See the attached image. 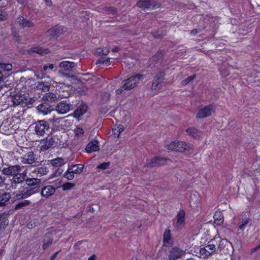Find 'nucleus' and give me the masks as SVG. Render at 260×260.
Masks as SVG:
<instances>
[{
  "label": "nucleus",
  "instance_id": "f257e3e1",
  "mask_svg": "<svg viewBox=\"0 0 260 260\" xmlns=\"http://www.w3.org/2000/svg\"><path fill=\"white\" fill-rule=\"evenodd\" d=\"M60 69L58 71V75L61 78H71L73 76L70 75L78 68L77 63L69 60H64L59 64Z\"/></svg>",
  "mask_w": 260,
  "mask_h": 260
},
{
  "label": "nucleus",
  "instance_id": "f03ea898",
  "mask_svg": "<svg viewBox=\"0 0 260 260\" xmlns=\"http://www.w3.org/2000/svg\"><path fill=\"white\" fill-rule=\"evenodd\" d=\"M143 79L142 75H133L122 81V86L116 90V93H121L124 90H129L137 86L138 82Z\"/></svg>",
  "mask_w": 260,
  "mask_h": 260
},
{
  "label": "nucleus",
  "instance_id": "7ed1b4c3",
  "mask_svg": "<svg viewBox=\"0 0 260 260\" xmlns=\"http://www.w3.org/2000/svg\"><path fill=\"white\" fill-rule=\"evenodd\" d=\"M12 102L14 105H21L24 107L31 105L35 100L24 94H15L12 97Z\"/></svg>",
  "mask_w": 260,
  "mask_h": 260
},
{
  "label": "nucleus",
  "instance_id": "20e7f679",
  "mask_svg": "<svg viewBox=\"0 0 260 260\" xmlns=\"http://www.w3.org/2000/svg\"><path fill=\"white\" fill-rule=\"evenodd\" d=\"M35 133L39 136H43L46 132L48 131L49 125L48 122L44 120H38L35 123Z\"/></svg>",
  "mask_w": 260,
  "mask_h": 260
},
{
  "label": "nucleus",
  "instance_id": "39448f33",
  "mask_svg": "<svg viewBox=\"0 0 260 260\" xmlns=\"http://www.w3.org/2000/svg\"><path fill=\"white\" fill-rule=\"evenodd\" d=\"M73 109L72 105L67 101L59 102L55 107L56 112L60 114H66Z\"/></svg>",
  "mask_w": 260,
  "mask_h": 260
},
{
  "label": "nucleus",
  "instance_id": "423d86ee",
  "mask_svg": "<svg viewBox=\"0 0 260 260\" xmlns=\"http://www.w3.org/2000/svg\"><path fill=\"white\" fill-rule=\"evenodd\" d=\"M215 107L213 105H209L200 109L197 113L196 117L198 119L205 118L210 116L214 112Z\"/></svg>",
  "mask_w": 260,
  "mask_h": 260
},
{
  "label": "nucleus",
  "instance_id": "0eeeda50",
  "mask_svg": "<svg viewBox=\"0 0 260 260\" xmlns=\"http://www.w3.org/2000/svg\"><path fill=\"white\" fill-rule=\"evenodd\" d=\"M185 253V250L180 247L176 246H173L170 250L169 259V260H176L182 257Z\"/></svg>",
  "mask_w": 260,
  "mask_h": 260
},
{
  "label": "nucleus",
  "instance_id": "6e6552de",
  "mask_svg": "<svg viewBox=\"0 0 260 260\" xmlns=\"http://www.w3.org/2000/svg\"><path fill=\"white\" fill-rule=\"evenodd\" d=\"M38 155L30 151L20 157L21 162L25 164H32L38 160Z\"/></svg>",
  "mask_w": 260,
  "mask_h": 260
},
{
  "label": "nucleus",
  "instance_id": "1a4fd4ad",
  "mask_svg": "<svg viewBox=\"0 0 260 260\" xmlns=\"http://www.w3.org/2000/svg\"><path fill=\"white\" fill-rule=\"evenodd\" d=\"M137 6L143 10L155 9L159 7L154 2L149 0H140L137 3Z\"/></svg>",
  "mask_w": 260,
  "mask_h": 260
},
{
  "label": "nucleus",
  "instance_id": "9d476101",
  "mask_svg": "<svg viewBox=\"0 0 260 260\" xmlns=\"http://www.w3.org/2000/svg\"><path fill=\"white\" fill-rule=\"evenodd\" d=\"M216 251V247L214 244H209L200 250L199 253L200 255L203 257L206 258Z\"/></svg>",
  "mask_w": 260,
  "mask_h": 260
},
{
  "label": "nucleus",
  "instance_id": "9b49d317",
  "mask_svg": "<svg viewBox=\"0 0 260 260\" xmlns=\"http://www.w3.org/2000/svg\"><path fill=\"white\" fill-rule=\"evenodd\" d=\"M167 160L164 158L154 157L147 160L145 166L147 167H156L164 165L166 164Z\"/></svg>",
  "mask_w": 260,
  "mask_h": 260
},
{
  "label": "nucleus",
  "instance_id": "f8f14e48",
  "mask_svg": "<svg viewBox=\"0 0 260 260\" xmlns=\"http://www.w3.org/2000/svg\"><path fill=\"white\" fill-rule=\"evenodd\" d=\"M21 168L19 165L10 166L8 167L4 168L3 172L7 175L15 176L21 172Z\"/></svg>",
  "mask_w": 260,
  "mask_h": 260
},
{
  "label": "nucleus",
  "instance_id": "ddd939ff",
  "mask_svg": "<svg viewBox=\"0 0 260 260\" xmlns=\"http://www.w3.org/2000/svg\"><path fill=\"white\" fill-rule=\"evenodd\" d=\"M36 192L35 190H33L32 189H29V188H25L22 190L19 191L15 194V198L17 200H20L23 199H26Z\"/></svg>",
  "mask_w": 260,
  "mask_h": 260
},
{
  "label": "nucleus",
  "instance_id": "4468645a",
  "mask_svg": "<svg viewBox=\"0 0 260 260\" xmlns=\"http://www.w3.org/2000/svg\"><path fill=\"white\" fill-rule=\"evenodd\" d=\"M69 95V94L67 93L66 95L59 94L57 96L55 93L49 92L43 95V99L49 102H54L57 101L59 98H67Z\"/></svg>",
  "mask_w": 260,
  "mask_h": 260
},
{
  "label": "nucleus",
  "instance_id": "2eb2a0df",
  "mask_svg": "<svg viewBox=\"0 0 260 260\" xmlns=\"http://www.w3.org/2000/svg\"><path fill=\"white\" fill-rule=\"evenodd\" d=\"M26 176V171H24L22 173H18V174L13 176L12 180V187L15 188V185L17 184L22 183L25 180Z\"/></svg>",
  "mask_w": 260,
  "mask_h": 260
},
{
  "label": "nucleus",
  "instance_id": "dca6fc26",
  "mask_svg": "<svg viewBox=\"0 0 260 260\" xmlns=\"http://www.w3.org/2000/svg\"><path fill=\"white\" fill-rule=\"evenodd\" d=\"M41 144L40 150L41 151H45L53 147L55 144V141L52 138L48 137L42 140Z\"/></svg>",
  "mask_w": 260,
  "mask_h": 260
},
{
  "label": "nucleus",
  "instance_id": "f3484780",
  "mask_svg": "<svg viewBox=\"0 0 260 260\" xmlns=\"http://www.w3.org/2000/svg\"><path fill=\"white\" fill-rule=\"evenodd\" d=\"M16 21L22 28L35 26V24L32 22L26 19L22 16H19L17 18Z\"/></svg>",
  "mask_w": 260,
  "mask_h": 260
},
{
  "label": "nucleus",
  "instance_id": "a211bd4d",
  "mask_svg": "<svg viewBox=\"0 0 260 260\" xmlns=\"http://www.w3.org/2000/svg\"><path fill=\"white\" fill-rule=\"evenodd\" d=\"M164 54V50H161L158 51L151 58L150 61L152 62V63H151L150 65L153 64L154 66L160 65L163 60Z\"/></svg>",
  "mask_w": 260,
  "mask_h": 260
},
{
  "label": "nucleus",
  "instance_id": "6ab92c4d",
  "mask_svg": "<svg viewBox=\"0 0 260 260\" xmlns=\"http://www.w3.org/2000/svg\"><path fill=\"white\" fill-rule=\"evenodd\" d=\"M27 51L29 54H31L33 53H36L41 55L47 54L49 52L48 49L44 48L39 46H34L29 49Z\"/></svg>",
  "mask_w": 260,
  "mask_h": 260
},
{
  "label": "nucleus",
  "instance_id": "aec40b11",
  "mask_svg": "<svg viewBox=\"0 0 260 260\" xmlns=\"http://www.w3.org/2000/svg\"><path fill=\"white\" fill-rule=\"evenodd\" d=\"M63 28V27L61 26H55L48 30L46 32V35L51 37L58 36L62 33Z\"/></svg>",
  "mask_w": 260,
  "mask_h": 260
},
{
  "label": "nucleus",
  "instance_id": "412c9836",
  "mask_svg": "<svg viewBox=\"0 0 260 260\" xmlns=\"http://www.w3.org/2000/svg\"><path fill=\"white\" fill-rule=\"evenodd\" d=\"M53 240V234L52 233H47L45 235L43 241L42 248L43 250L47 249L52 244Z\"/></svg>",
  "mask_w": 260,
  "mask_h": 260
},
{
  "label": "nucleus",
  "instance_id": "4be33fe9",
  "mask_svg": "<svg viewBox=\"0 0 260 260\" xmlns=\"http://www.w3.org/2000/svg\"><path fill=\"white\" fill-rule=\"evenodd\" d=\"M56 189L52 185H47L44 187L41 190V195L45 198H48L53 194L55 192Z\"/></svg>",
  "mask_w": 260,
  "mask_h": 260
},
{
  "label": "nucleus",
  "instance_id": "5701e85b",
  "mask_svg": "<svg viewBox=\"0 0 260 260\" xmlns=\"http://www.w3.org/2000/svg\"><path fill=\"white\" fill-rule=\"evenodd\" d=\"M100 149V146L98 141H92L90 142L85 148L86 151L87 153L97 151Z\"/></svg>",
  "mask_w": 260,
  "mask_h": 260
},
{
  "label": "nucleus",
  "instance_id": "b1692460",
  "mask_svg": "<svg viewBox=\"0 0 260 260\" xmlns=\"http://www.w3.org/2000/svg\"><path fill=\"white\" fill-rule=\"evenodd\" d=\"M177 151L183 152L188 151L192 147V145L183 141H177Z\"/></svg>",
  "mask_w": 260,
  "mask_h": 260
},
{
  "label": "nucleus",
  "instance_id": "393cba45",
  "mask_svg": "<svg viewBox=\"0 0 260 260\" xmlns=\"http://www.w3.org/2000/svg\"><path fill=\"white\" fill-rule=\"evenodd\" d=\"M185 212L183 210H180L177 215L176 226L178 228H182L184 224Z\"/></svg>",
  "mask_w": 260,
  "mask_h": 260
},
{
  "label": "nucleus",
  "instance_id": "a878e982",
  "mask_svg": "<svg viewBox=\"0 0 260 260\" xmlns=\"http://www.w3.org/2000/svg\"><path fill=\"white\" fill-rule=\"evenodd\" d=\"M87 109V106L85 104H81L74 111V116L76 118H79L86 113Z\"/></svg>",
  "mask_w": 260,
  "mask_h": 260
},
{
  "label": "nucleus",
  "instance_id": "bb28decb",
  "mask_svg": "<svg viewBox=\"0 0 260 260\" xmlns=\"http://www.w3.org/2000/svg\"><path fill=\"white\" fill-rule=\"evenodd\" d=\"M250 219L249 217L245 216L242 217L238 223V230L241 231H244L247 225L248 224Z\"/></svg>",
  "mask_w": 260,
  "mask_h": 260
},
{
  "label": "nucleus",
  "instance_id": "cd10ccee",
  "mask_svg": "<svg viewBox=\"0 0 260 260\" xmlns=\"http://www.w3.org/2000/svg\"><path fill=\"white\" fill-rule=\"evenodd\" d=\"M48 162L53 167H60L65 164L66 160L62 157H57L49 160Z\"/></svg>",
  "mask_w": 260,
  "mask_h": 260
},
{
  "label": "nucleus",
  "instance_id": "c85d7f7f",
  "mask_svg": "<svg viewBox=\"0 0 260 260\" xmlns=\"http://www.w3.org/2000/svg\"><path fill=\"white\" fill-rule=\"evenodd\" d=\"M7 215L4 214H0V234L6 229L9 224Z\"/></svg>",
  "mask_w": 260,
  "mask_h": 260
},
{
  "label": "nucleus",
  "instance_id": "c756f323",
  "mask_svg": "<svg viewBox=\"0 0 260 260\" xmlns=\"http://www.w3.org/2000/svg\"><path fill=\"white\" fill-rule=\"evenodd\" d=\"M165 73L164 72H160L159 73L157 74L154 79L152 83V87H157L159 84L162 82L164 80Z\"/></svg>",
  "mask_w": 260,
  "mask_h": 260
},
{
  "label": "nucleus",
  "instance_id": "7c9ffc66",
  "mask_svg": "<svg viewBox=\"0 0 260 260\" xmlns=\"http://www.w3.org/2000/svg\"><path fill=\"white\" fill-rule=\"evenodd\" d=\"M40 181L38 179L32 178L26 180V183L29 186V189H32L33 190L38 187Z\"/></svg>",
  "mask_w": 260,
  "mask_h": 260
},
{
  "label": "nucleus",
  "instance_id": "2f4dec72",
  "mask_svg": "<svg viewBox=\"0 0 260 260\" xmlns=\"http://www.w3.org/2000/svg\"><path fill=\"white\" fill-rule=\"evenodd\" d=\"M50 87V84L47 82H38L36 85L38 90L44 92L49 91Z\"/></svg>",
  "mask_w": 260,
  "mask_h": 260
},
{
  "label": "nucleus",
  "instance_id": "473e14b6",
  "mask_svg": "<svg viewBox=\"0 0 260 260\" xmlns=\"http://www.w3.org/2000/svg\"><path fill=\"white\" fill-rule=\"evenodd\" d=\"M84 166L82 164H77L72 165L69 167L70 170H71V172L75 174H81L83 170Z\"/></svg>",
  "mask_w": 260,
  "mask_h": 260
},
{
  "label": "nucleus",
  "instance_id": "72a5a7b5",
  "mask_svg": "<svg viewBox=\"0 0 260 260\" xmlns=\"http://www.w3.org/2000/svg\"><path fill=\"white\" fill-rule=\"evenodd\" d=\"M11 198L9 192H5L0 194V206H4L8 203Z\"/></svg>",
  "mask_w": 260,
  "mask_h": 260
},
{
  "label": "nucleus",
  "instance_id": "f704fd0d",
  "mask_svg": "<svg viewBox=\"0 0 260 260\" xmlns=\"http://www.w3.org/2000/svg\"><path fill=\"white\" fill-rule=\"evenodd\" d=\"M37 109L39 113H41L43 115H47L51 111V109L49 107L42 104L38 106Z\"/></svg>",
  "mask_w": 260,
  "mask_h": 260
},
{
  "label": "nucleus",
  "instance_id": "c9c22d12",
  "mask_svg": "<svg viewBox=\"0 0 260 260\" xmlns=\"http://www.w3.org/2000/svg\"><path fill=\"white\" fill-rule=\"evenodd\" d=\"M186 131L188 135L191 136L194 138H198L201 135V132L194 127H189Z\"/></svg>",
  "mask_w": 260,
  "mask_h": 260
},
{
  "label": "nucleus",
  "instance_id": "e433bc0d",
  "mask_svg": "<svg viewBox=\"0 0 260 260\" xmlns=\"http://www.w3.org/2000/svg\"><path fill=\"white\" fill-rule=\"evenodd\" d=\"M103 11L109 15L110 17H114L117 13V10L113 7H105L103 9Z\"/></svg>",
  "mask_w": 260,
  "mask_h": 260
},
{
  "label": "nucleus",
  "instance_id": "4c0bfd02",
  "mask_svg": "<svg viewBox=\"0 0 260 260\" xmlns=\"http://www.w3.org/2000/svg\"><path fill=\"white\" fill-rule=\"evenodd\" d=\"M31 202L29 200H24L21 202H19L15 204L14 206L15 210H19L20 209H22L24 207L27 206L30 204Z\"/></svg>",
  "mask_w": 260,
  "mask_h": 260
},
{
  "label": "nucleus",
  "instance_id": "58836bf2",
  "mask_svg": "<svg viewBox=\"0 0 260 260\" xmlns=\"http://www.w3.org/2000/svg\"><path fill=\"white\" fill-rule=\"evenodd\" d=\"M214 219L215 221H217V224H221L223 222V216L220 211H216L213 216Z\"/></svg>",
  "mask_w": 260,
  "mask_h": 260
},
{
  "label": "nucleus",
  "instance_id": "ea45409f",
  "mask_svg": "<svg viewBox=\"0 0 260 260\" xmlns=\"http://www.w3.org/2000/svg\"><path fill=\"white\" fill-rule=\"evenodd\" d=\"M171 240L170 230L169 229L165 230L163 235V242L165 244H170Z\"/></svg>",
  "mask_w": 260,
  "mask_h": 260
},
{
  "label": "nucleus",
  "instance_id": "a19ab883",
  "mask_svg": "<svg viewBox=\"0 0 260 260\" xmlns=\"http://www.w3.org/2000/svg\"><path fill=\"white\" fill-rule=\"evenodd\" d=\"M95 52L99 55H107L109 53V49L107 47L99 48Z\"/></svg>",
  "mask_w": 260,
  "mask_h": 260
},
{
  "label": "nucleus",
  "instance_id": "79ce46f5",
  "mask_svg": "<svg viewBox=\"0 0 260 260\" xmlns=\"http://www.w3.org/2000/svg\"><path fill=\"white\" fill-rule=\"evenodd\" d=\"M63 177L69 180H72L74 178V174L73 172H71V170H70L69 168L67 171L64 173Z\"/></svg>",
  "mask_w": 260,
  "mask_h": 260
},
{
  "label": "nucleus",
  "instance_id": "37998d69",
  "mask_svg": "<svg viewBox=\"0 0 260 260\" xmlns=\"http://www.w3.org/2000/svg\"><path fill=\"white\" fill-rule=\"evenodd\" d=\"M37 172L40 174L41 176L46 175L48 172V169L47 167L42 166L37 168Z\"/></svg>",
  "mask_w": 260,
  "mask_h": 260
},
{
  "label": "nucleus",
  "instance_id": "c03bdc74",
  "mask_svg": "<svg viewBox=\"0 0 260 260\" xmlns=\"http://www.w3.org/2000/svg\"><path fill=\"white\" fill-rule=\"evenodd\" d=\"M54 68V66L53 63H50L48 64H45L43 66L42 71L47 73H50V71L52 70Z\"/></svg>",
  "mask_w": 260,
  "mask_h": 260
},
{
  "label": "nucleus",
  "instance_id": "a18cd8bd",
  "mask_svg": "<svg viewBox=\"0 0 260 260\" xmlns=\"http://www.w3.org/2000/svg\"><path fill=\"white\" fill-rule=\"evenodd\" d=\"M177 141L172 142L169 144L167 145L166 147L169 150L177 151V146H178V145H177Z\"/></svg>",
  "mask_w": 260,
  "mask_h": 260
},
{
  "label": "nucleus",
  "instance_id": "49530a36",
  "mask_svg": "<svg viewBox=\"0 0 260 260\" xmlns=\"http://www.w3.org/2000/svg\"><path fill=\"white\" fill-rule=\"evenodd\" d=\"M226 241L221 240H220L219 244L217 245V248H216V251L218 253H219L221 251L222 248L224 247L225 245V243H226Z\"/></svg>",
  "mask_w": 260,
  "mask_h": 260
},
{
  "label": "nucleus",
  "instance_id": "de8ad7c7",
  "mask_svg": "<svg viewBox=\"0 0 260 260\" xmlns=\"http://www.w3.org/2000/svg\"><path fill=\"white\" fill-rule=\"evenodd\" d=\"M195 77L196 75H194L187 77V78L182 81L181 84L183 86L187 85L189 83L192 81L195 78Z\"/></svg>",
  "mask_w": 260,
  "mask_h": 260
},
{
  "label": "nucleus",
  "instance_id": "09e8293b",
  "mask_svg": "<svg viewBox=\"0 0 260 260\" xmlns=\"http://www.w3.org/2000/svg\"><path fill=\"white\" fill-rule=\"evenodd\" d=\"M74 184L71 182H67L62 185V188L63 190H67L72 188L74 186Z\"/></svg>",
  "mask_w": 260,
  "mask_h": 260
},
{
  "label": "nucleus",
  "instance_id": "8fccbe9b",
  "mask_svg": "<svg viewBox=\"0 0 260 260\" xmlns=\"http://www.w3.org/2000/svg\"><path fill=\"white\" fill-rule=\"evenodd\" d=\"M38 222V220L36 219L31 220L28 223H27L26 226L28 229H31L34 227L37 226Z\"/></svg>",
  "mask_w": 260,
  "mask_h": 260
},
{
  "label": "nucleus",
  "instance_id": "3c124183",
  "mask_svg": "<svg viewBox=\"0 0 260 260\" xmlns=\"http://www.w3.org/2000/svg\"><path fill=\"white\" fill-rule=\"evenodd\" d=\"M74 132L75 135L78 137L83 136L84 133V130L80 127H76L74 130Z\"/></svg>",
  "mask_w": 260,
  "mask_h": 260
},
{
  "label": "nucleus",
  "instance_id": "603ef678",
  "mask_svg": "<svg viewBox=\"0 0 260 260\" xmlns=\"http://www.w3.org/2000/svg\"><path fill=\"white\" fill-rule=\"evenodd\" d=\"M109 166H110V163L109 162H103V163H102V164L99 165L97 166L96 168L97 169H102V170H105L107 168H108Z\"/></svg>",
  "mask_w": 260,
  "mask_h": 260
},
{
  "label": "nucleus",
  "instance_id": "864d4df0",
  "mask_svg": "<svg viewBox=\"0 0 260 260\" xmlns=\"http://www.w3.org/2000/svg\"><path fill=\"white\" fill-rule=\"evenodd\" d=\"M8 14L6 12L0 11V21L7 20Z\"/></svg>",
  "mask_w": 260,
  "mask_h": 260
},
{
  "label": "nucleus",
  "instance_id": "5fc2aeb1",
  "mask_svg": "<svg viewBox=\"0 0 260 260\" xmlns=\"http://www.w3.org/2000/svg\"><path fill=\"white\" fill-rule=\"evenodd\" d=\"M2 68L7 71H10L12 69V65L9 63L2 64Z\"/></svg>",
  "mask_w": 260,
  "mask_h": 260
},
{
  "label": "nucleus",
  "instance_id": "6e6d98bb",
  "mask_svg": "<svg viewBox=\"0 0 260 260\" xmlns=\"http://www.w3.org/2000/svg\"><path fill=\"white\" fill-rule=\"evenodd\" d=\"M152 35L153 37H154L155 38L158 39L163 36L164 35V34L162 32H154L152 33Z\"/></svg>",
  "mask_w": 260,
  "mask_h": 260
},
{
  "label": "nucleus",
  "instance_id": "4d7b16f0",
  "mask_svg": "<svg viewBox=\"0 0 260 260\" xmlns=\"http://www.w3.org/2000/svg\"><path fill=\"white\" fill-rule=\"evenodd\" d=\"M63 172V170L61 169H58L53 174L54 177H58Z\"/></svg>",
  "mask_w": 260,
  "mask_h": 260
},
{
  "label": "nucleus",
  "instance_id": "13d9d810",
  "mask_svg": "<svg viewBox=\"0 0 260 260\" xmlns=\"http://www.w3.org/2000/svg\"><path fill=\"white\" fill-rule=\"evenodd\" d=\"M113 134H114L115 137L118 138L119 137L120 133L117 131V128H113L112 129Z\"/></svg>",
  "mask_w": 260,
  "mask_h": 260
},
{
  "label": "nucleus",
  "instance_id": "bf43d9fd",
  "mask_svg": "<svg viewBox=\"0 0 260 260\" xmlns=\"http://www.w3.org/2000/svg\"><path fill=\"white\" fill-rule=\"evenodd\" d=\"M105 58H101L100 59H99L98 60H97L96 61V64H104V63H105Z\"/></svg>",
  "mask_w": 260,
  "mask_h": 260
},
{
  "label": "nucleus",
  "instance_id": "052dcab7",
  "mask_svg": "<svg viewBox=\"0 0 260 260\" xmlns=\"http://www.w3.org/2000/svg\"><path fill=\"white\" fill-rule=\"evenodd\" d=\"M5 178L0 175V186H2L5 183Z\"/></svg>",
  "mask_w": 260,
  "mask_h": 260
},
{
  "label": "nucleus",
  "instance_id": "680f3d73",
  "mask_svg": "<svg viewBox=\"0 0 260 260\" xmlns=\"http://www.w3.org/2000/svg\"><path fill=\"white\" fill-rule=\"evenodd\" d=\"M117 131H118L120 133L123 131L124 126L122 125H119L117 127Z\"/></svg>",
  "mask_w": 260,
  "mask_h": 260
},
{
  "label": "nucleus",
  "instance_id": "e2e57ef3",
  "mask_svg": "<svg viewBox=\"0 0 260 260\" xmlns=\"http://www.w3.org/2000/svg\"><path fill=\"white\" fill-rule=\"evenodd\" d=\"M58 251L54 253L50 257V260H54L55 258L57 256V254L58 253Z\"/></svg>",
  "mask_w": 260,
  "mask_h": 260
},
{
  "label": "nucleus",
  "instance_id": "0e129e2a",
  "mask_svg": "<svg viewBox=\"0 0 260 260\" xmlns=\"http://www.w3.org/2000/svg\"><path fill=\"white\" fill-rule=\"evenodd\" d=\"M96 258V255L93 254V255H92L90 257H89L88 259V260H95V259Z\"/></svg>",
  "mask_w": 260,
  "mask_h": 260
},
{
  "label": "nucleus",
  "instance_id": "69168bd1",
  "mask_svg": "<svg viewBox=\"0 0 260 260\" xmlns=\"http://www.w3.org/2000/svg\"><path fill=\"white\" fill-rule=\"evenodd\" d=\"M47 6H51L52 2L51 0H44Z\"/></svg>",
  "mask_w": 260,
  "mask_h": 260
},
{
  "label": "nucleus",
  "instance_id": "338daca9",
  "mask_svg": "<svg viewBox=\"0 0 260 260\" xmlns=\"http://www.w3.org/2000/svg\"><path fill=\"white\" fill-rule=\"evenodd\" d=\"M198 32V30L196 29H193L190 31V34L192 35H194Z\"/></svg>",
  "mask_w": 260,
  "mask_h": 260
},
{
  "label": "nucleus",
  "instance_id": "774afa93",
  "mask_svg": "<svg viewBox=\"0 0 260 260\" xmlns=\"http://www.w3.org/2000/svg\"><path fill=\"white\" fill-rule=\"evenodd\" d=\"M105 64L109 65L110 62V58H105Z\"/></svg>",
  "mask_w": 260,
  "mask_h": 260
}]
</instances>
